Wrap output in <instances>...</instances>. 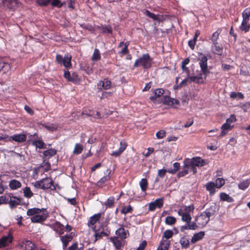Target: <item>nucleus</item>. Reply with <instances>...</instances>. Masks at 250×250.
Segmentation results:
<instances>
[{"mask_svg": "<svg viewBox=\"0 0 250 250\" xmlns=\"http://www.w3.org/2000/svg\"><path fill=\"white\" fill-rule=\"evenodd\" d=\"M152 65V59L149 54H143L142 56L137 59L134 64V67L142 66L144 69H148L151 67Z\"/></svg>", "mask_w": 250, "mask_h": 250, "instance_id": "1", "label": "nucleus"}, {"mask_svg": "<svg viewBox=\"0 0 250 250\" xmlns=\"http://www.w3.org/2000/svg\"><path fill=\"white\" fill-rule=\"evenodd\" d=\"M94 231L95 237L94 242L97 241L104 236H109L110 233V230L106 226L100 225L99 227H95Z\"/></svg>", "mask_w": 250, "mask_h": 250, "instance_id": "2", "label": "nucleus"}, {"mask_svg": "<svg viewBox=\"0 0 250 250\" xmlns=\"http://www.w3.org/2000/svg\"><path fill=\"white\" fill-rule=\"evenodd\" d=\"M194 208L192 206L185 207L184 209L181 208L178 211L179 215L181 216V220L188 223L191 220V217L189 214V212L193 211Z\"/></svg>", "mask_w": 250, "mask_h": 250, "instance_id": "3", "label": "nucleus"}, {"mask_svg": "<svg viewBox=\"0 0 250 250\" xmlns=\"http://www.w3.org/2000/svg\"><path fill=\"white\" fill-rule=\"evenodd\" d=\"M19 6L17 0H3L1 7L6 11H15Z\"/></svg>", "mask_w": 250, "mask_h": 250, "instance_id": "4", "label": "nucleus"}, {"mask_svg": "<svg viewBox=\"0 0 250 250\" xmlns=\"http://www.w3.org/2000/svg\"><path fill=\"white\" fill-rule=\"evenodd\" d=\"M198 60L199 61V63L201 71L204 74V78L206 79L207 74L209 73L207 65L208 58L206 56L201 55V56L199 57Z\"/></svg>", "mask_w": 250, "mask_h": 250, "instance_id": "5", "label": "nucleus"}, {"mask_svg": "<svg viewBox=\"0 0 250 250\" xmlns=\"http://www.w3.org/2000/svg\"><path fill=\"white\" fill-rule=\"evenodd\" d=\"M71 56L67 54L64 58L61 55L57 54L56 57V60L58 63L62 64L65 67L69 68L71 66Z\"/></svg>", "mask_w": 250, "mask_h": 250, "instance_id": "6", "label": "nucleus"}, {"mask_svg": "<svg viewBox=\"0 0 250 250\" xmlns=\"http://www.w3.org/2000/svg\"><path fill=\"white\" fill-rule=\"evenodd\" d=\"M187 165L188 166H194L196 167H201L205 165V161L199 157H193L192 159L187 158Z\"/></svg>", "mask_w": 250, "mask_h": 250, "instance_id": "7", "label": "nucleus"}, {"mask_svg": "<svg viewBox=\"0 0 250 250\" xmlns=\"http://www.w3.org/2000/svg\"><path fill=\"white\" fill-rule=\"evenodd\" d=\"M19 247L24 250H38L37 248L31 241L23 239L20 241Z\"/></svg>", "mask_w": 250, "mask_h": 250, "instance_id": "8", "label": "nucleus"}, {"mask_svg": "<svg viewBox=\"0 0 250 250\" xmlns=\"http://www.w3.org/2000/svg\"><path fill=\"white\" fill-rule=\"evenodd\" d=\"M75 236V233L71 232L69 234H66L64 235L60 236V240L62 243L63 250H65L68 243L72 241Z\"/></svg>", "mask_w": 250, "mask_h": 250, "instance_id": "9", "label": "nucleus"}, {"mask_svg": "<svg viewBox=\"0 0 250 250\" xmlns=\"http://www.w3.org/2000/svg\"><path fill=\"white\" fill-rule=\"evenodd\" d=\"M195 221L197 224L198 225V227L202 228L208 224L209 221V219L202 212L199 216L197 217Z\"/></svg>", "mask_w": 250, "mask_h": 250, "instance_id": "10", "label": "nucleus"}, {"mask_svg": "<svg viewBox=\"0 0 250 250\" xmlns=\"http://www.w3.org/2000/svg\"><path fill=\"white\" fill-rule=\"evenodd\" d=\"M163 201L164 198H160L150 202L148 204V209L150 211H154L156 208H161L163 206Z\"/></svg>", "mask_w": 250, "mask_h": 250, "instance_id": "11", "label": "nucleus"}, {"mask_svg": "<svg viewBox=\"0 0 250 250\" xmlns=\"http://www.w3.org/2000/svg\"><path fill=\"white\" fill-rule=\"evenodd\" d=\"M51 228L58 233L59 236L64 233V226L59 222H56L52 224Z\"/></svg>", "mask_w": 250, "mask_h": 250, "instance_id": "12", "label": "nucleus"}, {"mask_svg": "<svg viewBox=\"0 0 250 250\" xmlns=\"http://www.w3.org/2000/svg\"><path fill=\"white\" fill-rule=\"evenodd\" d=\"M47 216V213L43 212L42 215L38 214L32 216L31 221L33 223H42L46 220Z\"/></svg>", "mask_w": 250, "mask_h": 250, "instance_id": "13", "label": "nucleus"}, {"mask_svg": "<svg viewBox=\"0 0 250 250\" xmlns=\"http://www.w3.org/2000/svg\"><path fill=\"white\" fill-rule=\"evenodd\" d=\"M13 237L11 235L3 236L0 239V248H2L8 246L12 241Z\"/></svg>", "mask_w": 250, "mask_h": 250, "instance_id": "14", "label": "nucleus"}, {"mask_svg": "<svg viewBox=\"0 0 250 250\" xmlns=\"http://www.w3.org/2000/svg\"><path fill=\"white\" fill-rule=\"evenodd\" d=\"M163 103L168 105H172L174 104H179V101L175 99L171 98L169 96H164L162 100Z\"/></svg>", "mask_w": 250, "mask_h": 250, "instance_id": "15", "label": "nucleus"}, {"mask_svg": "<svg viewBox=\"0 0 250 250\" xmlns=\"http://www.w3.org/2000/svg\"><path fill=\"white\" fill-rule=\"evenodd\" d=\"M44 189L50 188L54 189L55 187L53 185V182L52 179L46 178L42 179Z\"/></svg>", "mask_w": 250, "mask_h": 250, "instance_id": "16", "label": "nucleus"}, {"mask_svg": "<svg viewBox=\"0 0 250 250\" xmlns=\"http://www.w3.org/2000/svg\"><path fill=\"white\" fill-rule=\"evenodd\" d=\"M26 136L24 134H14L13 136L10 137L9 140L11 139L12 141L18 143H23L26 141Z\"/></svg>", "mask_w": 250, "mask_h": 250, "instance_id": "17", "label": "nucleus"}, {"mask_svg": "<svg viewBox=\"0 0 250 250\" xmlns=\"http://www.w3.org/2000/svg\"><path fill=\"white\" fill-rule=\"evenodd\" d=\"M98 88L99 89L104 88V89H108L111 87V82L106 79H104L103 81H100L97 84Z\"/></svg>", "mask_w": 250, "mask_h": 250, "instance_id": "18", "label": "nucleus"}, {"mask_svg": "<svg viewBox=\"0 0 250 250\" xmlns=\"http://www.w3.org/2000/svg\"><path fill=\"white\" fill-rule=\"evenodd\" d=\"M233 126V125H230L229 123H225L221 127V133L220 137H222L225 135L229 130L232 129Z\"/></svg>", "mask_w": 250, "mask_h": 250, "instance_id": "19", "label": "nucleus"}, {"mask_svg": "<svg viewBox=\"0 0 250 250\" xmlns=\"http://www.w3.org/2000/svg\"><path fill=\"white\" fill-rule=\"evenodd\" d=\"M215 211L216 206L215 205H213L209 208H207L203 213L209 219L210 217L212 216L215 214Z\"/></svg>", "mask_w": 250, "mask_h": 250, "instance_id": "20", "label": "nucleus"}, {"mask_svg": "<svg viewBox=\"0 0 250 250\" xmlns=\"http://www.w3.org/2000/svg\"><path fill=\"white\" fill-rule=\"evenodd\" d=\"M9 186L10 189L15 190L20 188L21 187V184L20 181L13 179L9 182Z\"/></svg>", "mask_w": 250, "mask_h": 250, "instance_id": "21", "label": "nucleus"}, {"mask_svg": "<svg viewBox=\"0 0 250 250\" xmlns=\"http://www.w3.org/2000/svg\"><path fill=\"white\" fill-rule=\"evenodd\" d=\"M189 79L191 81L196 83H203L206 79L204 78L203 73H200L197 76L190 77Z\"/></svg>", "mask_w": 250, "mask_h": 250, "instance_id": "22", "label": "nucleus"}, {"mask_svg": "<svg viewBox=\"0 0 250 250\" xmlns=\"http://www.w3.org/2000/svg\"><path fill=\"white\" fill-rule=\"evenodd\" d=\"M102 214V213H97L90 217L88 222V225L90 226V225H94L100 219Z\"/></svg>", "mask_w": 250, "mask_h": 250, "instance_id": "23", "label": "nucleus"}, {"mask_svg": "<svg viewBox=\"0 0 250 250\" xmlns=\"http://www.w3.org/2000/svg\"><path fill=\"white\" fill-rule=\"evenodd\" d=\"M111 173V170L109 169H107L106 170L107 175L102 177L98 182V186L99 187H102L103 185L107 181L110 180V177L109 176L110 173Z\"/></svg>", "mask_w": 250, "mask_h": 250, "instance_id": "24", "label": "nucleus"}, {"mask_svg": "<svg viewBox=\"0 0 250 250\" xmlns=\"http://www.w3.org/2000/svg\"><path fill=\"white\" fill-rule=\"evenodd\" d=\"M116 235L119 236L122 239H125L128 235V231H126L123 228H120L116 231Z\"/></svg>", "mask_w": 250, "mask_h": 250, "instance_id": "25", "label": "nucleus"}, {"mask_svg": "<svg viewBox=\"0 0 250 250\" xmlns=\"http://www.w3.org/2000/svg\"><path fill=\"white\" fill-rule=\"evenodd\" d=\"M45 209L43 208L40 209L39 208H32L28 209L27 211V215L28 216H34L41 212L42 210H45Z\"/></svg>", "mask_w": 250, "mask_h": 250, "instance_id": "26", "label": "nucleus"}, {"mask_svg": "<svg viewBox=\"0 0 250 250\" xmlns=\"http://www.w3.org/2000/svg\"><path fill=\"white\" fill-rule=\"evenodd\" d=\"M205 233L203 231H201L197 233H196L192 237L191 239V242L192 243H195L196 242L201 240L204 236Z\"/></svg>", "mask_w": 250, "mask_h": 250, "instance_id": "27", "label": "nucleus"}, {"mask_svg": "<svg viewBox=\"0 0 250 250\" xmlns=\"http://www.w3.org/2000/svg\"><path fill=\"white\" fill-rule=\"evenodd\" d=\"M206 189L208 191H209L210 194H213L215 192L216 187L215 183L212 182H210L206 184Z\"/></svg>", "mask_w": 250, "mask_h": 250, "instance_id": "28", "label": "nucleus"}, {"mask_svg": "<svg viewBox=\"0 0 250 250\" xmlns=\"http://www.w3.org/2000/svg\"><path fill=\"white\" fill-rule=\"evenodd\" d=\"M248 21H245L243 20L241 25L240 26V29L241 31H244L245 32H247L249 30L250 28V24L248 23Z\"/></svg>", "mask_w": 250, "mask_h": 250, "instance_id": "29", "label": "nucleus"}, {"mask_svg": "<svg viewBox=\"0 0 250 250\" xmlns=\"http://www.w3.org/2000/svg\"><path fill=\"white\" fill-rule=\"evenodd\" d=\"M170 245L169 241L163 240L160 244L157 250H167Z\"/></svg>", "mask_w": 250, "mask_h": 250, "instance_id": "30", "label": "nucleus"}, {"mask_svg": "<svg viewBox=\"0 0 250 250\" xmlns=\"http://www.w3.org/2000/svg\"><path fill=\"white\" fill-rule=\"evenodd\" d=\"M220 197L222 201H227L229 203H231L233 201L232 197L224 192H222L220 193Z\"/></svg>", "mask_w": 250, "mask_h": 250, "instance_id": "31", "label": "nucleus"}, {"mask_svg": "<svg viewBox=\"0 0 250 250\" xmlns=\"http://www.w3.org/2000/svg\"><path fill=\"white\" fill-rule=\"evenodd\" d=\"M56 150L54 148H50L43 152V155L49 158L51 156L55 155L56 154Z\"/></svg>", "mask_w": 250, "mask_h": 250, "instance_id": "32", "label": "nucleus"}, {"mask_svg": "<svg viewBox=\"0 0 250 250\" xmlns=\"http://www.w3.org/2000/svg\"><path fill=\"white\" fill-rule=\"evenodd\" d=\"M111 241L113 243L114 245L117 249H120L122 246V242L118 238L114 237L110 238Z\"/></svg>", "mask_w": 250, "mask_h": 250, "instance_id": "33", "label": "nucleus"}, {"mask_svg": "<svg viewBox=\"0 0 250 250\" xmlns=\"http://www.w3.org/2000/svg\"><path fill=\"white\" fill-rule=\"evenodd\" d=\"M101 59V54L99 50L96 48L95 49L93 55L92 56L91 60L93 61H97Z\"/></svg>", "mask_w": 250, "mask_h": 250, "instance_id": "34", "label": "nucleus"}, {"mask_svg": "<svg viewBox=\"0 0 250 250\" xmlns=\"http://www.w3.org/2000/svg\"><path fill=\"white\" fill-rule=\"evenodd\" d=\"M180 243L182 247L186 249L188 248L189 246V240L187 238L185 237H183L180 239Z\"/></svg>", "mask_w": 250, "mask_h": 250, "instance_id": "35", "label": "nucleus"}, {"mask_svg": "<svg viewBox=\"0 0 250 250\" xmlns=\"http://www.w3.org/2000/svg\"><path fill=\"white\" fill-rule=\"evenodd\" d=\"M83 149V146L80 144H76L73 150V153L75 154H79L82 153Z\"/></svg>", "mask_w": 250, "mask_h": 250, "instance_id": "36", "label": "nucleus"}, {"mask_svg": "<svg viewBox=\"0 0 250 250\" xmlns=\"http://www.w3.org/2000/svg\"><path fill=\"white\" fill-rule=\"evenodd\" d=\"M43 126L46 128L48 130L50 131H54L58 128V125L56 124H52L50 125H43Z\"/></svg>", "mask_w": 250, "mask_h": 250, "instance_id": "37", "label": "nucleus"}, {"mask_svg": "<svg viewBox=\"0 0 250 250\" xmlns=\"http://www.w3.org/2000/svg\"><path fill=\"white\" fill-rule=\"evenodd\" d=\"M250 184V180L247 179L246 180L241 182L238 185V187L240 189L244 190L249 187Z\"/></svg>", "mask_w": 250, "mask_h": 250, "instance_id": "38", "label": "nucleus"}, {"mask_svg": "<svg viewBox=\"0 0 250 250\" xmlns=\"http://www.w3.org/2000/svg\"><path fill=\"white\" fill-rule=\"evenodd\" d=\"M21 199L20 198L12 197L10 198L9 201V204L11 207H14L20 204Z\"/></svg>", "mask_w": 250, "mask_h": 250, "instance_id": "39", "label": "nucleus"}, {"mask_svg": "<svg viewBox=\"0 0 250 250\" xmlns=\"http://www.w3.org/2000/svg\"><path fill=\"white\" fill-rule=\"evenodd\" d=\"M176 221V218L173 216H167L165 219V223L168 225H174Z\"/></svg>", "mask_w": 250, "mask_h": 250, "instance_id": "40", "label": "nucleus"}, {"mask_svg": "<svg viewBox=\"0 0 250 250\" xmlns=\"http://www.w3.org/2000/svg\"><path fill=\"white\" fill-rule=\"evenodd\" d=\"M214 45V47L213 49V53L215 54H216L218 55H221L223 52V48L222 47H220L218 44V43L216 44H213Z\"/></svg>", "mask_w": 250, "mask_h": 250, "instance_id": "41", "label": "nucleus"}, {"mask_svg": "<svg viewBox=\"0 0 250 250\" xmlns=\"http://www.w3.org/2000/svg\"><path fill=\"white\" fill-rule=\"evenodd\" d=\"M24 196L28 198L31 197L33 193L31 191L30 188L29 187H25L23 189Z\"/></svg>", "mask_w": 250, "mask_h": 250, "instance_id": "42", "label": "nucleus"}, {"mask_svg": "<svg viewBox=\"0 0 250 250\" xmlns=\"http://www.w3.org/2000/svg\"><path fill=\"white\" fill-rule=\"evenodd\" d=\"M140 187L143 191H145L146 190L148 183L146 179H142L139 183Z\"/></svg>", "mask_w": 250, "mask_h": 250, "instance_id": "43", "label": "nucleus"}, {"mask_svg": "<svg viewBox=\"0 0 250 250\" xmlns=\"http://www.w3.org/2000/svg\"><path fill=\"white\" fill-rule=\"evenodd\" d=\"M243 20L249 21L250 17V8H246L242 13Z\"/></svg>", "mask_w": 250, "mask_h": 250, "instance_id": "44", "label": "nucleus"}, {"mask_svg": "<svg viewBox=\"0 0 250 250\" xmlns=\"http://www.w3.org/2000/svg\"><path fill=\"white\" fill-rule=\"evenodd\" d=\"M225 180L222 178H218L215 181V185L217 188H220L224 185Z\"/></svg>", "mask_w": 250, "mask_h": 250, "instance_id": "45", "label": "nucleus"}, {"mask_svg": "<svg viewBox=\"0 0 250 250\" xmlns=\"http://www.w3.org/2000/svg\"><path fill=\"white\" fill-rule=\"evenodd\" d=\"M32 145L39 148H44V143L42 140H36L32 142Z\"/></svg>", "mask_w": 250, "mask_h": 250, "instance_id": "46", "label": "nucleus"}, {"mask_svg": "<svg viewBox=\"0 0 250 250\" xmlns=\"http://www.w3.org/2000/svg\"><path fill=\"white\" fill-rule=\"evenodd\" d=\"M10 69V65L8 63H4L0 61V71L3 70L4 72L8 71Z\"/></svg>", "mask_w": 250, "mask_h": 250, "instance_id": "47", "label": "nucleus"}, {"mask_svg": "<svg viewBox=\"0 0 250 250\" xmlns=\"http://www.w3.org/2000/svg\"><path fill=\"white\" fill-rule=\"evenodd\" d=\"M230 97L232 99H235L238 97L239 99H243L244 98L242 93L240 92L236 93L235 92H231L230 94Z\"/></svg>", "mask_w": 250, "mask_h": 250, "instance_id": "48", "label": "nucleus"}, {"mask_svg": "<svg viewBox=\"0 0 250 250\" xmlns=\"http://www.w3.org/2000/svg\"><path fill=\"white\" fill-rule=\"evenodd\" d=\"M220 33V32H219V30L215 32L212 35L211 38V40L213 43V44H216L217 42V40L219 37V35Z\"/></svg>", "mask_w": 250, "mask_h": 250, "instance_id": "49", "label": "nucleus"}, {"mask_svg": "<svg viewBox=\"0 0 250 250\" xmlns=\"http://www.w3.org/2000/svg\"><path fill=\"white\" fill-rule=\"evenodd\" d=\"M180 164L178 162H175L173 164V169H168L167 172L171 174H174L178 170Z\"/></svg>", "mask_w": 250, "mask_h": 250, "instance_id": "50", "label": "nucleus"}, {"mask_svg": "<svg viewBox=\"0 0 250 250\" xmlns=\"http://www.w3.org/2000/svg\"><path fill=\"white\" fill-rule=\"evenodd\" d=\"M188 169L185 165H184V167L182 170L180 171L178 174V176L179 177L185 176L188 173Z\"/></svg>", "mask_w": 250, "mask_h": 250, "instance_id": "51", "label": "nucleus"}, {"mask_svg": "<svg viewBox=\"0 0 250 250\" xmlns=\"http://www.w3.org/2000/svg\"><path fill=\"white\" fill-rule=\"evenodd\" d=\"M132 210V207L130 205H129L126 207H124L121 211L123 214H125L127 213L131 212Z\"/></svg>", "mask_w": 250, "mask_h": 250, "instance_id": "52", "label": "nucleus"}, {"mask_svg": "<svg viewBox=\"0 0 250 250\" xmlns=\"http://www.w3.org/2000/svg\"><path fill=\"white\" fill-rule=\"evenodd\" d=\"M187 158L185 160H184V165H185V166H186V167H187L188 169V170H191L193 172V173L194 174H195L196 172H197V169L196 167H195L194 166H188L187 165V164L186 162H187Z\"/></svg>", "mask_w": 250, "mask_h": 250, "instance_id": "53", "label": "nucleus"}, {"mask_svg": "<svg viewBox=\"0 0 250 250\" xmlns=\"http://www.w3.org/2000/svg\"><path fill=\"white\" fill-rule=\"evenodd\" d=\"M173 235V232L171 230H166L163 234V237L166 239L170 238Z\"/></svg>", "mask_w": 250, "mask_h": 250, "instance_id": "54", "label": "nucleus"}, {"mask_svg": "<svg viewBox=\"0 0 250 250\" xmlns=\"http://www.w3.org/2000/svg\"><path fill=\"white\" fill-rule=\"evenodd\" d=\"M164 90L162 88L156 89L154 91V95L157 97H159L161 96L164 94Z\"/></svg>", "mask_w": 250, "mask_h": 250, "instance_id": "55", "label": "nucleus"}, {"mask_svg": "<svg viewBox=\"0 0 250 250\" xmlns=\"http://www.w3.org/2000/svg\"><path fill=\"white\" fill-rule=\"evenodd\" d=\"M166 132L164 130H161L156 133V136L157 139H162L166 135Z\"/></svg>", "mask_w": 250, "mask_h": 250, "instance_id": "56", "label": "nucleus"}, {"mask_svg": "<svg viewBox=\"0 0 250 250\" xmlns=\"http://www.w3.org/2000/svg\"><path fill=\"white\" fill-rule=\"evenodd\" d=\"M51 5L53 6H56L57 7H61L62 6V4L61 2L59 0H51Z\"/></svg>", "mask_w": 250, "mask_h": 250, "instance_id": "57", "label": "nucleus"}, {"mask_svg": "<svg viewBox=\"0 0 250 250\" xmlns=\"http://www.w3.org/2000/svg\"><path fill=\"white\" fill-rule=\"evenodd\" d=\"M127 146L126 142L125 141H121L120 142V147L119 148L120 152H122L125 149Z\"/></svg>", "mask_w": 250, "mask_h": 250, "instance_id": "58", "label": "nucleus"}, {"mask_svg": "<svg viewBox=\"0 0 250 250\" xmlns=\"http://www.w3.org/2000/svg\"><path fill=\"white\" fill-rule=\"evenodd\" d=\"M145 13L147 16H148L149 18L152 19L154 20H157L158 19V17L157 15H156L153 13L149 12L148 10H146Z\"/></svg>", "mask_w": 250, "mask_h": 250, "instance_id": "59", "label": "nucleus"}, {"mask_svg": "<svg viewBox=\"0 0 250 250\" xmlns=\"http://www.w3.org/2000/svg\"><path fill=\"white\" fill-rule=\"evenodd\" d=\"M114 197H110L107 199L105 205L106 206H108V207H111L114 204Z\"/></svg>", "mask_w": 250, "mask_h": 250, "instance_id": "60", "label": "nucleus"}, {"mask_svg": "<svg viewBox=\"0 0 250 250\" xmlns=\"http://www.w3.org/2000/svg\"><path fill=\"white\" fill-rule=\"evenodd\" d=\"M38 3L41 6H46L51 0H37Z\"/></svg>", "mask_w": 250, "mask_h": 250, "instance_id": "61", "label": "nucleus"}, {"mask_svg": "<svg viewBox=\"0 0 250 250\" xmlns=\"http://www.w3.org/2000/svg\"><path fill=\"white\" fill-rule=\"evenodd\" d=\"M34 186L36 188L44 189L42 180H40V181H36L34 184Z\"/></svg>", "mask_w": 250, "mask_h": 250, "instance_id": "62", "label": "nucleus"}, {"mask_svg": "<svg viewBox=\"0 0 250 250\" xmlns=\"http://www.w3.org/2000/svg\"><path fill=\"white\" fill-rule=\"evenodd\" d=\"M146 246V242L144 240L140 244L139 247L136 250H144Z\"/></svg>", "mask_w": 250, "mask_h": 250, "instance_id": "63", "label": "nucleus"}, {"mask_svg": "<svg viewBox=\"0 0 250 250\" xmlns=\"http://www.w3.org/2000/svg\"><path fill=\"white\" fill-rule=\"evenodd\" d=\"M68 250H79V249L78 247V243L75 242L73 243L68 248Z\"/></svg>", "mask_w": 250, "mask_h": 250, "instance_id": "64", "label": "nucleus"}]
</instances>
